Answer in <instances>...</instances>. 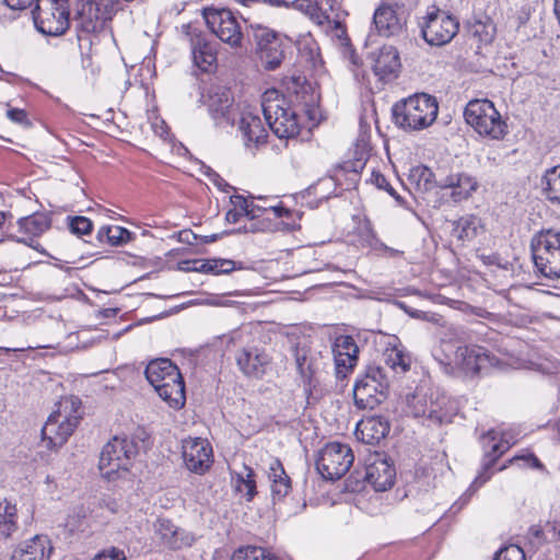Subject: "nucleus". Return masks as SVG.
<instances>
[{"label": "nucleus", "mask_w": 560, "mask_h": 560, "mask_svg": "<svg viewBox=\"0 0 560 560\" xmlns=\"http://www.w3.org/2000/svg\"><path fill=\"white\" fill-rule=\"evenodd\" d=\"M371 182L378 188L384 189L387 191L392 197H394L396 200H400V196L397 195L396 190L392 187V185L388 183L386 177L380 173V172H373Z\"/></svg>", "instance_id": "nucleus-49"}, {"label": "nucleus", "mask_w": 560, "mask_h": 560, "mask_svg": "<svg viewBox=\"0 0 560 560\" xmlns=\"http://www.w3.org/2000/svg\"><path fill=\"white\" fill-rule=\"evenodd\" d=\"M39 11L38 18L35 20L37 28L47 35H62L69 27V10L66 0H51L49 11H44L37 4Z\"/></svg>", "instance_id": "nucleus-22"}, {"label": "nucleus", "mask_w": 560, "mask_h": 560, "mask_svg": "<svg viewBox=\"0 0 560 560\" xmlns=\"http://www.w3.org/2000/svg\"><path fill=\"white\" fill-rule=\"evenodd\" d=\"M481 228V220L478 217L466 214L454 223L453 236L463 243L470 242L477 236Z\"/></svg>", "instance_id": "nucleus-36"}, {"label": "nucleus", "mask_w": 560, "mask_h": 560, "mask_svg": "<svg viewBox=\"0 0 560 560\" xmlns=\"http://www.w3.org/2000/svg\"><path fill=\"white\" fill-rule=\"evenodd\" d=\"M545 539L547 542H555L560 540V523L557 521H549L544 525Z\"/></svg>", "instance_id": "nucleus-53"}, {"label": "nucleus", "mask_w": 560, "mask_h": 560, "mask_svg": "<svg viewBox=\"0 0 560 560\" xmlns=\"http://www.w3.org/2000/svg\"><path fill=\"white\" fill-rule=\"evenodd\" d=\"M458 21L443 10L434 9L427 15L422 27L424 40L432 46H443L457 34Z\"/></svg>", "instance_id": "nucleus-14"}, {"label": "nucleus", "mask_w": 560, "mask_h": 560, "mask_svg": "<svg viewBox=\"0 0 560 560\" xmlns=\"http://www.w3.org/2000/svg\"><path fill=\"white\" fill-rule=\"evenodd\" d=\"M259 201H262V203H255L253 200L250 201V208H254V212L250 213V223L249 225H244L243 231L244 232H256V231H266L269 229L268 225L264 224V222H254V220L258 217H260L262 213L268 212V206L267 201L268 199L264 197L257 198Z\"/></svg>", "instance_id": "nucleus-43"}, {"label": "nucleus", "mask_w": 560, "mask_h": 560, "mask_svg": "<svg viewBox=\"0 0 560 560\" xmlns=\"http://www.w3.org/2000/svg\"><path fill=\"white\" fill-rule=\"evenodd\" d=\"M389 433V424L383 417H369L357 424L355 434L363 443L377 444Z\"/></svg>", "instance_id": "nucleus-30"}, {"label": "nucleus", "mask_w": 560, "mask_h": 560, "mask_svg": "<svg viewBox=\"0 0 560 560\" xmlns=\"http://www.w3.org/2000/svg\"><path fill=\"white\" fill-rule=\"evenodd\" d=\"M237 269L236 262L231 259L214 258L208 260H196L191 270L202 273H229Z\"/></svg>", "instance_id": "nucleus-40"}, {"label": "nucleus", "mask_w": 560, "mask_h": 560, "mask_svg": "<svg viewBox=\"0 0 560 560\" xmlns=\"http://www.w3.org/2000/svg\"><path fill=\"white\" fill-rule=\"evenodd\" d=\"M518 460H523L525 466H528L530 468L540 469L544 467L541 462L533 453H530L528 451H524L523 453L517 454V455L513 456L511 459H509L508 463L504 464L502 467H500L499 470H503L509 465L514 464Z\"/></svg>", "instance_id": "nucleus-46"}, {"label": "nucleus", "mask_w": 560, "mask_h": 560, "mask_svg": "<svg viewBox=\"0 0 560 560\" xmlns=\"http://www.w3.org/2000/svg\"><path fill=\"white\" fill-rule=\"evenodd\" d=\"M370 245L375 250L384 252L388 257H396V256L402 254V252L385 245L383 242H381L378 238H376L375 235H372V242L370 243Z\"/></svg>", "instance_id": "nucleus-55"}, {"label": "nucleus", "mask_w": 560, "mask_h": 560, "mask_svg": "<svg viewBox=\"0 0 560 560\" xmlns=\"http://www.w3.org/2000/svg\"><path fill=\"white\" fill-rule=\"evenodd\" d=\"M373 23L378 34L385 37L394 36L402 30V23L396 11L386 4L375 10Z\"/></svg>", "instance_id": "nucleus-32"}, {"label": "nucleus", "mask_w": 560, "mask_h": 560, "mask_svg": "<svg viewBox=\"0 0 560 560\" xmlns=\"http://www.w3.org/2000/svg\"><path fill=\"white\" fill-rule=\"evenodd\" d=\"M257 54L266 70L277 69L284 59L283 42L272 30L257 26L254 31Z\"/></svg>", "instance_id": "nucleus-15"}, {"label": "nucleus", "mask_w": 560, "mask_h": 560, "mask_svg": "<svg viewBox=\"0 0 560 560\" xmlns=\"http://www.w3.org/2000/svg\"><path fill=\"white\" fill-rule=\"evenodd\" d=\"M264 3H268L272 7H282V5H289V0H262Z\"/></svg>", "instance_id": "nucleus-61"}, {"label": "nucleus", "mask_w": 560, "mask_h": 560, "mask_svg": "<svg viewBox=\"0 0 560 560\" xmlns=\"http://www.w3.org/2000/svg\"><path fill=\"white\" fill-rule=\"evenodd\" d=\"M528 539L534 546H540L542 542H547L545 539L544 526L533 525L528 529Z\"/></svg>", "instance_id": "nucleus-54"}, {"label": "nucleus", "mask_w": 560, "mask_h": 560, "mask_svg": "<svg viewBox=\"0 0 560 560\" xmlns=\"http://www.w3.org/2000/svg\"><path fill=\"white\" fill-rule=\"evenodd\" d=\"M400 67V57L394 46H383L373 56L372 69L380 81L388 82L396 79Z\"/></svg>", "instance_id": "nucleus-28"}, {"label": "nucleus", "mask_w": 560, "mask_h": 560, "mask_svg": "<svg viewBox=\"0 0 560 560\" xmlns=\"http://www.w3.org/2000/svg\"><path fill=\"white\" fill-rule=\"evenodd\" d=\"M240 130L246 147L265 143L268 136L260 117L252 112H244L240 119Z\"/></svg>", "instance_id": "nucleus-31"}, {"label": "nucleus", "mask_w": 560, "mask_h": 560, "mask_svg": "<svg viewBox=\"0 0 560 560\" xmlns=\"http://www.w3.org/2000/svg\"><path fill=\"white\" fill-rule=\"evenodd\" d=\"M18 226L22 236L16 238V241L42 252L37 238L50 229L51 219L49 214L35 212L31 215L22 217L18 220Z\"/></svg>", "instance_id": "nucleus-24"}, {"label": "nucleus", "mask_w": 560, "mask_h": 560, "mask_svg": "<svg viewBox=\"0 0 560 560\" xmlns=\"http://www.w3.org/2000/svg\"><path fill=\"white\" fill-rule=\"evenodd\" d=\"M354 456L349 445L331 442L325 445L316 459V469L323 478H341L353 464Z\"/></svg>", "instance_id": "nucleus-10"}, {"label": "nucleus", "mask_w": 560, "mask_h": 560, "mask_svg": "<svg viewBox=\"0 0 560 560\" xmlns=\"http://www.w3.org/2000/svg\"><path fill=\"white\" fill-rule=\"evenodd\" d=\"M18 510L7 499L0 501V539L11 538L18 530Z\"/></svg>", "instance_id": "nucleus-37"}, {"label": "nucleus", "mask_w": 560, "mask_h": 560, "mask_svg": "<svg viewBox=\"0 0 560 560\" xmlns=\"http://www.w3.org/2000/svg\"><path fill=\"white\" fill-rule=\"evenodd\" d=\"M409 409L413 417L425 418L429 424L435 425L452 422L457 412L455 402L444 395L438 396L434 400L416 395L409 400Z\"/></svg>", "instance_id": "nucleus-11"}, {"label": "nucleus", "mask_w": 560, "mask_h": 560, "mask_svg": "<svg viewBox=\"0 0 560 560\" xmlns=\"http://www.w3.org/2000/svg\"><path fill=\"white\" fill-rule=\"evenodd\" d=\"M265 119L280 139H289L300 133V114L303 113L311 121H317L319 109L317 97L305 88L296 92L290 103L277 90H268L261 101Z\"/></svg>", "instance_id": "nucleus-1"}, {"label": "nucleus", "mask_w": 560, "mask_h": 560, "mask_svg": "<svg viewBox=\"0 0 560 560\" xmlns=\"http://www.w3.org/2000/svg\"><path fill=\"white\" fill-rule=\"evenodd\" d=\"M424 319L429 320V322H434L436 324H440L442 326H444V323L443 322V317L438 315V314H425Z\"/></svg>", "instance_id": "nucleus-60"}, {"label": "nucleus", "mask_w": 560, "mask_h": 560, "mask_svg": "<svg viewBox=\"0 0 560 560\" xmlns=\"http://www.w3.org/2000/svg\"><path fill=\"white\" fill-rule=\"evenodd\" d=\"M138 454V443L128 436H115L108 441L100 456L98 469L107 480H115L126 472Z\"/></svg>", "instance_id": "nucleus-6"}, {"label": "nucleus", "mask_w": 560, "mask_h": 560, "mask_svg": "<svg viewBox=\"0 0 560 560\" xmlns=\"http://www.w3.org/2000/svg\"><path fill=\"white\" fill-rule=\"evenodd\" d=\"M190 48L194 65L202 72H210L217 66V44L209 37L197 32L195 28L190 33Z\"/></svg>", "instance_id": "nucleus-25"}, {"label": "nucleus", "mask_w": 560, "mask_h": 560, "mask_svg": "<svg viewBox=\"0 0 560 560\" xmlns=\"http://www.w3.org/2000/svg\"><path fill=\"white\" fill-rule=\"evenodd\" d=\"M292 4L296 10L310 15L318 24L329 21L326 11H323L322 8L318 7V0H293Z\"/></svg>", "instance_id": "nucleus-42"}, {"label": "nucleus", "mask_w": 560, "mask_h": 560, "mask_svg": "<svg viewBox=\"0 0 560 560\" xmlns=\"http://www.w3.org/2000/svg\"><path fill=\"white\" fill-rule=\"evenodd\" d=\"M390 376L385 368L370 365L358 377L353 387L354 404L360 409H374L386 399Z\"/></svg>", "instance_id": "nucleus-7"}, {"label": "nucleus", "mask_w": 560, "mask_h": 560, "mask_svg": "<svg viewBox=\"0 0 560 560\" xmlns=\"http://www.w3.org/2000/svg\"><path fill=\"white\" fill-rule=\"evenodd\" d=\"M495 358L485 348L470 345L458 346L454 355V363L466 375H476L482 371H488L495 365Z\"/></svg>", "instance_id": "nucleus-18"}, {"label": "nucleus", "mask_w": 560, "mask_h": 560, "mask_svg": "<svg viewBox=\"0 0 560 560\" xmlns=\"http://www.w3.org/2000/svg\"><path fill=\"white\" fill-rule=\"evenodd\" d=\"M206 22L213 34L223 43L237 47L242 40L240 24L229 10H213L206 13Z\"/></svg>", "instance_id": "nucleus-21"}, {"label": "nucleus", "mask_w": 560, "mask_h": 560, "mask_svg": "<svg viewBox=\"0 0 560 560\" xmlns=\"http://www.w3.org/2000/svg\"><path fill=\"white\" fill-rule=\"evenodd\" d=\"M359 347L352 336L339 335L331 343L335 374L338 380L351 374L359 361Z\"/></svg>", "instance_id": "nucleus-17"}, {"label": "nucleus", "mask_w": 560, "mask_h": 560, "mask_svg": "<svg viewBox=\"0 0 560 560\" xmlns=\"http://www.w3.org/2000/svg\"><path fill=\"white\" fill-rule=\"evenodd\" d=\"M261 555V547L245 546L240 547L232 555L231 560H259Z\"/></svg>", "instance_id": "nucleus-47"}, {"label": "nucleus", "mask_w": 560, "mask_h": 560, "mask_svg": "<svg viewBox=\"0 0 560 560\" xmlns=\"http://www.w3.org/2000/svg\"><path fill=\"white\" fill-rule=\"evenodd\" d=\"M155 533L161 542L172 550L191 547L196 541V536L191 532L180 528L165 518L158 520Z\"/></svg>", "instance_id": "nucleus-26"}, {"label": "nucleus", "mask_w": 560, "mask_h": 560, "mask_svg": "<svg viewBox=\"0 0 560 560\" xmlns=\"http://www.w3.org/2000/svg\"><path fill=\"white\" fill-rule=\"evenodd\" d=\"M69 219V230L72 234H75L78 236L88 235L93 230V223L92 221L86 217H73L68 218Z\"/></svg>", "instance_id": "nucleus-44"}, {"label": "nucleus", "mask_w": 560, "mask_h": 560, "mask_svg": "<svg viewBox=\"0 0 560 560\" xmlns=\"http://www.w3.org/2000/svg\"><path fill=\"white\" fill-rule=\"evenodd\" d=\"M183 459L192 472L203 474L212 464V447L201 438L185 440L183 443Z\"/></svg>", "instance_id": "nucleus-23"}, {"label": "nucleus", "mask_w": 560, "mask_h": 560, "mask_svg": "<svg viewBox=\"0 0 560 560\" xmlns=\"http://www.w3.org/2000/svg\"><path fill=\"white\" fill-rule=\"evenodd\" d=\"M7 117L15 122V124H19L23 127H31L32 126V122L31 120L28 119V116H27V113L24 110V109H20V108H9L7 110Z\"/></svg>", "instance_id": "nucleus-52"}, {"label": "nucleus", "mask_w": 560, "mask_h": 560, "mask_svg": "<svg viewBox=\"0 0 560 560\" xmlns=\"http://www.w3.org/2000/svg\"><path fill=\"white\" fill-rule=\"evenodd\" d=\"M480 442L485 451V455L481 471L471 485L476 487H481L491 478L490 469L513 445V441L508 440V433H499L495 429H491L483 433L480 438Z\"/></svg>", "instance_id": "nucleus-13"}, {"label": "nucleus", "mask_w": 560, "mask_h": 560, "mask_svg": "<svg viewBox=\"0 0 560 560\" xmlns=\"http://www.w3.org/2000/svg\"><path fill=\"white\" fill-rule=\"evenodd\" d=\"M363 167L364 163L361 160L346 161L342 164H338L330 171L328 177L319 179L314 186L310 187L308 192L313 190L315 195H319L320 199H328L330 194H325L327 189L331 186H342L343 179L350 182L347 186L348 189L351 184L355 183Z\"/></svg>", "instance_id": "nucleus-20"}, {"label": "nucleus", "mask_w": 560, "mask_h": 560, "mask_svg": "<svg viewBox=\"0 0 560 560\" xmlns=\"http://www.w3.org/2000/svg\"><path fill=\"white\" fill-rule=\"evenodd\" d=\"M268 478L271 482L270 487L273 502L282 501L291 491V480L279 459H273L270 463Z\"/></svg>", "instance_id": "nucleus-33"}, {"label": "nucleus", "mask_w": 560, "mask_h": 560, "mask_svg": "<svg viewBox=\"0 0 560 560\" xmlns=\"http://www.w3.org/2000/svg\"><path fill=\"white\" fill-rule=\"evenodd\" d=\"M466 122L480 136L491 140H502L509 127L494 104L489 100H471L465 107Z\"/></svg>", "instance_id": "nucleus-5"}, {"label": "nucleus", "mask_w": 560, "mask_h": 560, "mask_svg": "<svg viewBox=\"0 0 560 560\" xmlns=\"http://www.w3.org/2000/svg\"><path fill=\"white\" fill-rule=\"evenodd\" d=\"M234 490L246 499L252 501L256 495V480L255 472L252 468L245 466L243 472L232 476Z\"/></svg>", "instance_id": "nucleus-39"}, {"label": "nucleus", "mask_w": 560, "mask_h": 560, "mask_svg": "<svg viewBox=\"0 0 560 560\" xmlns=\"http://www.w3.org/2000/svg\"><path fill=\"white\" fill-rule=\"evenodd\" d=\"M530 247L536 271L547 279H559L560 232L540 231L533 237Z\"/></svg>", "instance_id": "nucleus-8"}, {"label": "nucleus", "mask_w": 560, "mask_h": 560, "mask_svg": "<svg viewBox=\"0 0 560 560\" xmlns=\"http://www.w3.org/2000/svg\"><path fill=\"white\" fill-rule=\"evenodd\" d=\"M438 187L451 189V198L454 202L469 199L479 188L478 179L465 171H452L445 174L442 168L438 171Z\"/></svg>", "instance_id": "nucleus-19"}, {"label": "nucleus", "mask_w": 560, "mask_h": 560, "mask_svg": "<svg viewBox=\"0 0 560 560\" xmlns=\"http://www.w3.org/2000/svg\"><path fill=\"white\" fill-rule=\"evenodd\" d=\"M238 370L249 378L260 380L272 363L266 349L257 346H244L234 355Z\"/></svg>", "instance_id": "nucleus-16"}, {"label": "nucleus", "mask_w": 560, "mask_h": 560, "mask_svg": "<svg viewBox=\"0 0 560 560\" xmlns=\"http://www.w3.org/2000/svg\"><path fill=\"white\" fill-rule=\"evenodd\" d=\"M102 505L106 506L112 513H116L118 504L114 499H104Z\"/></svg>", "instance_id": "nucleus-59"}, {"label": "nucleus", "mask_w": 560, "mask_h": 560, "mask_svg": "<svg viewBox=\"0 0 560 560\" xmlns=\"http://www.w3.org/2000/svg\"><path fill=\"white\" fill-rule=\"evenodd\" d=\"M145 377L162 400L178 410L186 402L185 383L177 365L170 359H155L145 369Z\"/></svg>", "instance_id": "nucleus-2"}, {"label": "nucleus", "mask_w": 560, "mask_h": 560, "mask_svg": "<svg viewBox=\"0 0 560 560\" xmlns=\"http://www.w3.org/2000/svg\"><path fill=\"white\" fill-rule=\"evenodd\" d=\"M396 470L389 460L382 455H376L365 468V480L375 491H386L393 487Z\"/></svg>", "instance_id": "nucleus-27"}, {"label": "nucleus", "mask_w": 560, "mask_h": 560, "mask_svg": "<svg viewBox=\"0 0 560 560\" xmlns=\"http://www.w3.org/2000/svg\"><path fill=\"white\" fill-rule=\"evenodd\" d=\"M542 196L553 205H560V165L546 170L541 179Z\"/></svg>", "instance_id": "nucleus-35"}, {"label": "nucleus", "mask_w": 560, "mask_h": 560, "mask_svg": "<svg viewBox=\"0 0 560 560\" xmlns=\"http://www.w3.org/2000/svg\"><path fill=\"white\" fill-rule=\"evenodd\" d=\"M290 351L294 358L296 371L302 380L307 401L311 402L313 390L318 384L316 374L320 368L322 354L319 351L312 349L311 341L306 337L295 338Z\"/></svg>", "instance_id": "nucleus-9"}, {"label": "nucleus", "mask_w": 560, "mask_h": 560, "mask_svg": "<svg viewBox=\"0 0 560 560\" xmlns=\"http://www.w3.org/2000/svg\"><path fill=\"white\" fill-rule=\"evenodd\" d=\"M268 211H271L276 218L289 217L291 211L281 205H269Z\"/></svg>", "instance_id": "nucleus-58"}, {"label": "nucleus", "mask_w": 560, "mask_h": 560, "mask_svg": "<svg viewBox=\"0 0 560 560\" xmlns=\"http://www.w3.org/2000/svg\"><path fill=\"white\" fill-rule=\"evenodd\" d=\"M126 553L118 547H108L98 552L93 560H126Z\"/></svg>", "instance_id": "nucleus-50"}, {"label": "nucleus", "mask_w": 560, "mask_h": 560, "mask_svg": "<svg viewBox=\"0 0 560 560\" xmlns=\"http://www.w3.org/2000/svg\"><path fill=\"white\" fill-rule=\"evenodd\" d=\"M385 366L395 374H404L410 369V355L406 353L404 347L398 343H388L383 353Z\"/></svg>", "instance_id": "nucleus-34"}, {"label": "nucleus", "mask_w": 560, "mask_h": 560, "mask_svg": "<svg viewBox=\"0 0 560 560\" xmlns=\"http://www.w3.org/2000/svg\"><path fill=\"white\" fill-rule=\"evenodd\" d=\"M80 405L77 397L63 398L48 417L42 429V439L48 450L57 451L74 432L81 418L78 413Z\"/></svg>", "instance_id": "nucleus-4"}, {"label": "nucleus", "mask_w": 560, "mask_h": 560, "mask_svg": "<svg viewBox=\"0 0 560 560\" xmlns=\"http://www.w3.org/2000/svg\"><path fill=\"white\" fill-rule=\"evenodd\" d=\"M243 217H245L243 212L236 209H230L225 214V221L230 224H235L238 223Z\"/></svg>", "instance_id": "nucleus-57"}, {"label": "nucleus", "mask_w": 560, "mask_h": 560, "mask_svg": "<svg viewBox=\"0 0 560 560\" xmlns=\"http://www.w3.org/2000/svg\"><path fill=\"white\" fill-rule=\"evenodd\" d=\"M493 560H525V555L522 548L511 545L501 548Z\"/></svg>", "instance_id": "nucleus-48"}, {"label": "nucleus", "mask_w": 560, "mask_h": 560, "mask_svg": "<svg viewBox=\"0 0 560 560\" xmlns=\"http://www.w3.org/2000/svg\"><path fill=\"white\" fill-rule=\"evenodd\" d=\"M246 336H248V334H245L243 329H235L225 337L228 339V345L236 346L244 343Z\"/></svg>", "instance_id": "nucleus-56"}, {"label": "nucleus", "mask_w": 560, "mask_h": 560, "mask_svg": "<svg viewBox=\"0 0 560 560\" xmlns=\"http://www.w3.org/2000/svg\"><path fill=\"white\" fill-rule=\"evenodd\" d=\"M318 7L322 8L323 11H326V14L329 16L330 13H335L336 20L334 21L335 28L340 31L338 36L345 34V28L340 22L341 13L339 12L338 2L336 0H318Z\"/></svg>", "instance_id": "nucleus-45"}, {"label": "nucleus", "mask_w": 560, "mask_h": 560, "mask_svg": "<svg viewBox=\"0 0 560 560\" xmlns=\"http://www.w3.org/2000/svg\"><path fill=\"white\" fill-rule=\"evenodd\" d=\"M202 98L217 126L226 127L234 125L235 109L230 89L219 83H211L202 94Z\"/></svg>", "instance_id": "nucleus-12"}, {"label": "nucleus", "mask_w": 560, "mask_h": 560, "mask_svg": "<svg viewBox=\"0 0 560 560\" xmlns=\"http://www.w3.org/2000/svg\"><path fill=\"white\" fill-rule=\"evenodd\" d=\"M261 557H259V560H280L277 556L268 552L265 548L261 547Z\"/></svg>", "instance_id": "nucleus-62"}, {"label": "nucleus", "mask_w": 560, "mask_h": 560, "mask_svg": "<svg viewBox=\"0 0 560 560\" xmlns=\"http://www.w3.org/2000/svg\"><path fill=\"white\" fill-rule=\"evenodd\" d=\"M393 121L405 131H418L430 127L436 119L439 104L434 96L417 93L393 106Z\"/></svg>", "instance_id": "nucleus-3"}, {"label": "nucleus", "mask_w": 560, "mask_h": 560, "mask_svg": "<svg viewBox=\"0 0 560 560\" xmlns=\"http://www.w3.org/2000/svg\"><path fill=\"white\" fill-rule=\"evenodd\" d=\"M553 12H555L557 21H558V23L560 25V0H555Z\"/></svg>", "instance_id": "nucleus-64"}, {"label": "nucleus", "mask_w": 560, "mask_h": 560, "mask_svg": "<svg viewBox=\"0 0 560 560\" xmlns=\"http://www.w3.org/2000/svg\"><path fill=\"white\" fill-rule=\"evenodd\" d=\"M97 238L101 243H107L112 246H119L131 240V232L118 225L102 226L97 231Z\"/></svg>", "instance_id": "nucleus-41"}, {"label": "nucleus", "mask_w": 560, "mask_h": 560, "mask_svg": "<svg viewBox=\"0 0 560 560\" xmlns=\"http://www.w3.org/2000/svg\"><path fill=\"white\" fill-rule=\"evenodd\" d=\"M499 433H508V440L513 441V445L517 441L518 433L515 430H513V429H510V430H506V431H499Z\"/></svg>", "instance_id": "nucleus-63"}, {"label": "nucleus", "mask_w": 560, "mask_h": 560, "mask_svg": "<svg viewBox=\"0 0 560 560\" xmlns=\"http://www.w3.org/2000/svg\"><path fill=\"white\" fill-rule=\"evenodd\" d=\"M408 179L418 191H429L438 187V173L434 174L431 168L425 165H417L409 172Z\"/></svg>", "instance_id": "nucleus-38"}, {"label": "nucleus", "mask_w": 560, "mask_h": 560, "mask_svg": "<svg viewBox=\"0 0 560 560\" xmlns=\"http://www.w3.org/2000/svg\"><path fill=\"white\" fill-rule=\"evenodd\" d=\"M52 549L47 536L35 535L19 544L12 551L10 560H49Z\"/></svg>", "instance_id": "nucleus-29"}, {"label": "nucleus", "mask_w": 560, "mask_h": 560, "mask_svg": "<svg viewBox=\"0 0 560 560\" xmlns=\"http://www.w3.org/2000/svg\"><path fill=\"white\" fill-rule=\"evenodd\" d=\"M230 201L233 206V209H236V210L243 212V214H245V217L250 219V213L254 212V208H250L252 200H248L247 198H245L241 195H233V196H231Z\"/></svg>", "instance_id": "nucleus-51"}]
</instances>
